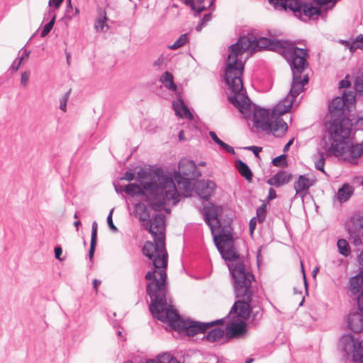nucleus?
I'll return each instance as SVG.
<instances>
[{
    "instance_id": "nucleus-54",
    "label": "nucleus",
    "mask_w": 363,
    "mask_h": 363,
    "mask_svg": "<svg viewBox=\"0 0 363 363\" xmlns=\"http://www.w3.org/2000/svg\"><path fill=\"white\" fill-rule=\"evenodd\" d=\"M277 198L276 191L273 188L269 189L268 199L272 200Z\"/></svg>"
},
{
    "instance_id": "nucleus-52",
    "label": "nucleus",
    "mask_w": 363,
    "mask_h": 363,
    "mask_svg": "<svg viewBox=\"0 0 363 363\" xmlns=\"http://www.w3.org/2000/svg\"><path fill=\"white\" fill-rule=\"evenodd\" d=\"M67 98L66 96L63 97L62 99H60V108L62 111H66V107H67Z\"/></svg>"
},
{
    "instance_id": "nucleus-45",
    "label": "nucleus",
    "mask_w": 363,
    "mask_h": 363,
    "mask_svg": "<svg viewBox=\"0 0 363 363\" xmlns=\"http://www.w3.org/2000/svg\"><path fill=\"white\" fill-rule=\"evenodd\" d=\"M97 223L96 221L93 222L92 226H91V240L96 241L97 238Z\"/></svg>"
},
{
    "instance_id": "nucleus-18",
    "label": "nucleus",
    "mask_w": 363,
    "mask_h": 363,
    "mask_svg": "<svg viewBox=\"0 0 363 363\" xmlns=\"http://www.w3.org/2000/svg\"><path fill=\"white\" fill-rule=\"evenodd\" d=\"M348 326L354 333H360L363 330V313L354 312L348 316Z\"/></svg>"
},
{
    "instance_id": "nucleus-28",
    "label": "nucleus",
    "mask_w": 363,
    "mask_h": 363,
    "mask_svg": "<svg viewBox=\"0 0 363 363\" xmlns=\"http://www.w3.org/2000/svg\"><path fill=\"white\" fill-rule=\"evenodd\" d=\"M236 167L239 172V173L245 177V179L248 181L251 182L252 179V173L249 168V167L247 165L246 163L241 160H238L236 162Z\"/></svg>"
},
{
    "instance_id": "nucleus-44",
    "label": "nucleus",
    "mask_w": 363,
    "mask_h": 363,
    "mask_svg": "<svg viewBox=\"0 0 363 363\" xmlns=\"http://www.w3.org/2000/svg\"><path fill=\"white\" fill-rule=\"evenodd\" d=\"M29 77H30V72L26 71L21 74V84L23 86H26L28 82H29Z\"/></svg>"
},
{
    "instance_id": "nucleus-43",
    "label": "nucleus",
    "mask_w": 363,
    "mask_h": 363,
    "mask_svg": "<svg viewBox=\"0 0 363 363\" xmlns=\"http://www.w3.org/2000/svg\"><path fill=\"white\" fill-rule=\"evenodd\" d=\"M285 158H286V157H285L284 155H279V156L275 157L272 160L273 165H274L276 167H281V166H282L283 163L285 161Z\"/></svg>"
},
{
    "instance_id": "nucleus-48",
    "label": "nucleus",
    "mask_w": 363,
    "mask_h": 363,
    "mask_svg": "<svg viewBox=\"0 0 363 363\" xmlns=\"http://www.w3.org/2000/svg\"><path fill=\"white\" fill-rule=\"evenodd\" d=\"M63 0H49L48 5L55 9H59Z\"/></svg>"
},
{
    "instance_id": "nucleus-42",
    "label": "nucleus",
    "mask_w": 363,
    "mask_h": 363,
    "mask_svg": "<svg viewBox=\"0 0 363 363\" xmlns=\"http://www.w3.org/2000/svg\"><path fill=\"white\" fill-rule=\"evenodd\" d=\"M216 143L221 148L225 150L227 152L230 154L235 153L233 147L225 143L221 140L219 139Z\"/></svg>"
},
{
    "instance_id": "nucleus-19",
    "label": "nucleus",
    "mask_w": 363,
    "mask_h": 363,
    "mask_svg": "<svg viewBox=\"0 0 363 363\" xmlns=\"http://www.w3.org/2000/svg\"><path fill=\"white\" fill-rule=\"evenodd\" d=\"M292 178V175L285 171H279L272 177L267 180V183L276 187L281 186L288 184Z\"/></svg>"
},
{
    "instance_id": "nucleus-36",
    "label": "nucleus",
    "mask_w": 363,
    "mask_h": 363,
    "mask_svg": "<svg viewBox=\"0 0 363 363\" xmlns=\"http://www.w3.org/2000/svg\"><path fill=\"white\" fill-rule=\"evenodd\" d=\"M78 13H79V10L76 8L75 9L73 8V6L71 4V0H67L65 16L68 19H72L74 16H76L78 14Z\"/></svg>"
},
{
    "instance_id": "nucleus-53",
    "label": "nucleus",
    "mask_w": 363,
    "mask_h": 363,
    "mask_svg": "<svg viewBox=\"0 0 363 363\" xmlns=\"http://www.w3.org/2000/svg\"><path fill=\"white\" fill-rule=\"evenodd\" d=\"M134 179V174L130 172H126L121 179H124L126 181H132Z\"/></svg>"
},
{
    "instance_id": "nucleus-40",
    "label": "nucleus",
    "mask_w": 363,
    "mask_h": 363,
    "mask_svg": "<svg viewBox=\"0 0 363 363\" xmlns=\"http://www.w3.org/2000/svg\"><path fill=\"white\" fill-rule=\"evenodd\" d=\"M173 357L171 354L168 353H164L158 356L157 361L160 363H170Z\"/></svg>"
},
{
    "instance_id": "nucleus-64",
    "label": "nucleus",
    "mask_w": 363,
    "mask_h": 363,
    "mask_svg": "<svg viewBox=\"0 0 363 363\" xmlns=\"http://www.w3.org/2000/svg\"><path fill=\"white\" fill-rule=\"evenodd\" d=\"M179 140H184V133L183 130H181L179 133Z\"/></svg>"
},
{
    "instance_id": "nucleus-46",
    "label": "nucleus",
    "mask_w": 363,
    "mask_h": 363,
    "mask_svg": "<svg viewBox=\"0 0 363 363\" xmlns=\"http://www.w3.org/2000/svg\"><path fill=\"white\" fill-rule=\"evenodd\" d=\"M113 209L110 211L108 217H107V223H108V225L109 226V228L113 230V231H117L118 229L114 225L113 223V220H112V213H113Z\"/></svg>"
},
{
    "instance_id": "nucleus-21",
    "label": "nucleus",
    "mask_w": 363,
    "mask_h": 363,
    "mask_svg": "<svg viewBox=\"0 0 363 363\" xmlns=\"http://www.w3.org/2000/svg\"><path fill=\"white\" fill-rule=\"evenodd\" d=\"M196 169V166L193 161L183 159L179 164V171L178 172H179L180 174H182L187 177H193Z\"/></svg>"
},
{
    "instance_id": "nucleus-2",
    "label": "nucleus",
    "mask_w": 363,
    "mask_h": 363,
    "mask_svg": "<svg viewBox=\"0 0 363 363\" xmlns=\"http://www.w3.org/2000/svg\"><path fill=\"white\" fill-rule=\"evenodd\" d=\"M354 104L352 91H345L342 97H336L331 102L329 110L335 118L328 128V138L324 139L323 149L328 157H340L350 164H357L363 155V143L353 145L349 139L352 122L342 118L345 111H350Z\"/></svg>"
},
{
    "instance_id": "nucleus-60",
    "label": "nucleus",
    "mask_w": 363,
    "mask_h": 363,
    "mask_svg": "<svg viewBox=\"0 0 363 363\" xmlns=\"http://www.w3.org/2000/svg\"><path fill=\"white\" fill-rule=\"evenodd\" d=\"M100 284H101V281H99V280L94 279L93 281V286L96 291H97V288Z\"/></svg>"
},
{
    "instance_id": "nucleus-5",
    "label": "nucleus",
    "mask_w": 363,
    "mask_h": 363,
    "mask_svg": "<svg viewBox=\"0 0 363 363\" xmlns=\"http://www.w3.org/2000/svg\"><path fill=\"white\" fill-rule=\"evenodd\" d=\"M308 82V75H304L300 89L293 92L291 87L289 94L274 106L270 114L267 109L255 108L253 112L255 126L264 131H270L276 137L284 135L287 130V124L280 116L290 111L294 100L303 91Z\"/></svg>"
},
{
    "instance_id": "nucleus-22",
    "label": "nucleus",
    "mask_w": 363,
    "mask_h": 363,
    "mask_svg": "<svg viewBox=\"0 0 363 363\" xmlns=\"http://www.w3.org/2000/svg\"><path fill=\"white\" fill-rule=\"evenodd\" d=\"M174 177L177 183L179 189L184 191L185 196H187L193 189L190 180L182 177L179 172H175Z\"/></svg>"
},
{
    "instance_id": "nucleus-61",
    "label": "nucleus",
    "mask_w": 363,
    "mask_h": 363,
    "mask_svg": "<svg viewBox=\"0 0 363 363\" xmlns=\"http://www.w3.org/2000/svg\"><path fill=\"white\" fill-rule=\"evenodd\" d=\"M358 261H359V264L363 267V250L361 252V253L358 256Z\"/></svg>"
},
{
    "instance_id": "nucleus-41",
    "label": "nucleus",
    "mask_w": 363,
    "mask_h": 363,
    "mask_svg": "<svg viewBox=\"0 0 363 363\" xmlns=\"http://www.w3.org/2000/svg\"><path fill=\"white\" fill-rule=\"evenodd\" d=\"M216 143L221 148L225 150L227 152L230 154L235 153L233 147L225 143L221 140L219 139Z\"/></svg>"
},
{
    "instance_id": "nucleus-23",
    "label": "nucleus",
    "mask_w": 363,
    "mask_h": 363,
    "mask_svg": "<svg viewBox=\"0 0 363 363\" xmlns=\"http://www.w3.org/2000/svg\"><path fill=\"white\" fill-rule=\"evenodd\" d=\"M186 5L190 6L191 9L197 13H200L203 10L210 7L213 4V0H184Z\"/></svg>"
},
{
    "instance_id": "nucleus-15",
    "label": "nucleus",
    "mask_w": 363,
    "mask_h": 363,
    "mask_svg": "<svg viewBox=\"0 0 363 363\" xmlns=\"http://www.w3.org/2000/svg\"><path fill=\"white\" fill-rule=\"evenodd\" d=\"M246 332L245 323L242 320L230 318L225 327V335L228 338L241 336Z\"/></svg>"
},
{
    "instance_id": "nucleus-17",
    "label": "nucleus",
    "mask_w": 363,
    "mask_h": 363,
    "mask_svg": "<svg viewBox=\"0 0 363 363\" xmlns=\"http://www.w3.org/2000/svg\"><path fill=\"white\" fill-rule=\"evenodd\" d=\"M354 337L350 335H344L340 340L339 346L347 354L353 356L357 352L358 345Z\"/></svg>"
},
{
    "instance_id": "nucleus-38",
    "label": "nucleus",
    "mask_w": 363,
    "mask_h": 363,
    "mask_svg": "<svg viewBox=\"0 0 363 363\" xmlns=\"http://www.w3.org/2000/svg\"><path fill=\"white\" fill-rule=\"evenodd\" d=\"M55 18H56L55 15H53L49 23H48L44 26L43 30H42L41 34H40V36L42 38L45 37L50 32V30H52V28L54 26Z\"/></svg>"
},
{
    "instance_id": "nucleus-56",
    "label": "nucleus",
    "mask_w": 363,
    "mask_h": 363,
    "mask_svg": "<svg viewBox=\"0 0 363 363\" xmlns=\"http://www.w3.org/2000/svg\"><path fill=\"white\" fill-rule=\"evenodd\" d=\"M319 5H327L330 2L335 4L337 0H314Z\"/></svg>"
},
{
    "instance_id": "nucleus-31",
    "label": "nucleus",
    "mask_w": 363,
    "mask_h": 363,
    "mask_svg": "<svg viewBox=\"0 0 363 363\" xmlns=\"http://www.w3.org/2000/svg\"><path fill=\"white\" fill-rule=\"evenodd\" d=\"M224 335V331L220 328L211 330L206 335V340L214 342L220 340Z\"/></svg>"
},
{
    "instance_id": "nucleus-58",
    "label": "nucleus",
    "mask_w": 363,
    "mask_h": 363,
    "mask_svg": "<svg viewBox=\"0 0 363 363\" xmlns=\"http://www.w3.org/2000/svg\"><path fill=\"white\" fill-rule=\"evenodd\" d=\"M350 82L346 79L342 80L340 82V88H347L350 86Z\"/></svg>"
},
{
    "instance_id": "nucleus-20",
    "label": "nucleus",
    "mask_w": 363,
    "mask_h": 363,
    "mask_svg": "<svg viewBox=\"0 0 363 363\" xmlns=\"http://www.w3.org/2000/svg\"><path fill=\"white\" fill-rule=\"evenodd\" d=\"M173 108L176 115L181 118H186L191 120L193 116L189 111L188 107L184 104V101L179 99L173 101Z\"/></svg>"
},
{
    "instance_id": "nucleus-50",
    "label": "nucleus",
    "mask_w": 363,
    "mask_h": 363,
    "mask_svg": "<svg viewBox=\"0 0 363 363\" xmlns=\"http://www.w3.org/2000/svg\"><path fill=\"white\" fill-rule=\"evenodd\" d=\"M96 241L91 240L90 249L89 252V257L91 259L94 257Z\"/></svg>"
},
{
    "instance_id": "nucleus-29",
    "label": "nucleus",
    "mask_w": 363,
    "mask_h": 363,
    "mask_svg": "<svg viewBox=\"0 0 363 363\" xmlns=\"http://www.w3.org/2000/svg\"><path fill=\"white\" fill-rule=\"evenodd\" d=\"M160 82L164 86L172 91L177 90V85L174 82L173 75L169 72H165L160 77Z\"/></svg>"
},
{
    "instance_id": "nucleus-24",
    "label": "nucleus",
    "mask_w": 363,
    "mask_h": 363,
    "mask_svg": "<svg viewBox=\"0 0 363 363\" xmlns=\"http://www.w3.org/2000/svg\"><path fill=\"white\" fill-rule=\"evenodd\" d=\"M108 18L104 10L101 9L99 11V16L96 19L94 28L97 32L105 33L109 29L107 23Z\"/></svg>"
},
{
    "instance_id": "nucleus-4",
    "label": "nucleus",
    "mask_w": 363,
    "mask_h": 363,
    "mask_svg": "<svg viewBox=\"0 0 363 363\" xmlns=\"http://www.w3.org/2000/svg\"><path fill=\"white\" fill-rule=\"evenodd\" d=\"M155 177L142 182L140 185L133 183L125 186L123 191L131 196L144 194L151 208L157 211L167 203L175 205L179 201V194L171 175L156 173Z\"/></svg>"
},
{
    "instance_id": "nucleus-62",
    "label": "nucleus",
    "mask_w": 363,
    "mask_h": 363,
    "mask_svg": "<svg viewBox=\"0 0 363 363\" xmlns=\"http://www.w3.org/2000/svg\"><path fill=\"white\" fill-rule=\"evenodd\" d=\"M211 17V14H206V15L203 16V19H202V23H206V22H208V21H210Z\"/></svg>"
},
{
    "instance_id": "nucleus-10",
    "label": "nucleus",
    "mask_w": 363,
    "mask_h": 363,
    "mask_svg": "<svg viewBox=\"0 0 363 363\" xmlns=\"http://www.w3.org/2000/svg\"><path fill=\"white\" fill-rule=\"evenodd\" d=\"M154 238L162 237L165 238V216L162 213H153L143 225Z\"/></svg>"
},
{
    "instance_id": "nucleus-13",
    "label": "nucleus",
    "mask_w": 363,
    "mask_h": 363,
    "mask_svg": "<svg viewBox=\"0 0 363 363\" xmlns=\"http://www.w3.org/2000/svg\"><path fill=\"white\" fill-rule=\"evenodd\" d=\"M240 298L242 300H238L234 303L228 315L229 318H237L245 321L250 315L251 309L249 303L252 297L249 299H245L244 297Z\"/></svg>"
},
{
    "instance_id": "nucleus-27",
    "label": "nucleus",
    "mask_w": 363,
    "mask_h": 363,
    "mask_svg": "<svg viewBox=\"0 0 363 363\" xmlns=\"http://www.w3.org/2000/svg\"><path fill=\"white\" fill-rule=\"evenodd\" d=\"M134 213L135 216L142 222V225L151 216L145 205L140 203L135 204Z\"/></svg>"
},
{
    "instance_id": "nucleus-11",
    "label": "nucleus",
    "mask_w": 363,
    "mask_h": 363,
    "mask_svg": "<svg viewBox=\"0 0 363 363\" xmlns=\"http://www.w3.org/2000/svg\"><path fill=\"white\" fill-rule=\"evenodd\" d=\"M220 210V208L213 204H210L203 208L204 220L210 227L213 237L222 233L220 231V223L218 218Z\"/></svg>"
},
{
    "instance_id": "nucleus-49",
    "label": "nucleus",
    "mask_w": 363,
    "mask_h": 363,
    "mask_svg": "<svg viewBox=\"0 0 363 363\" xmlns=\"http://www.w3.org/2000/svg\"><path fill=\"white\" fill-rule=\"evenodd\" d=\"M256 224H257V218H252L250 220V223H249V228H250V233L251 235L253 234L254 233V230L256 228Z\"/></svg>"
},
{
    "instance_id": "nucleus-9",
    "label": "nucleus",
    "mask_w": 363,
    "mask_h": 363,
    "mask_svg": "<svg viewBox=\"0 0 363 363\" xmlns=\"http://www.w3.org/2000/svg\"><path fill=\"white\" fill-rule=\"evenodd\" d=\"M167 303H168V310H172L174 311L178 317L174 319L172 321L169 320H162V322L168 323L172 326H178V327H183L186 329V333L188 335L194 336L196 334L200 333H204L207 329L211 326L213 323H199V322H193V321H181L180 320V316L178 314V313L172 308V306L171 304V301L167 298Z\"/></svg>"
},
{
    "instance_id": "nucleus-34",
    "label": "nucleus",
    "mask_w": 363,
    "mask_h": 363,
    "mask_svg": "<svg viewBox=\"0 0 363 363\" xmlns=\"http://www.w3.org/2000/svg\"><path fill=\"white\" fill-rule=\"evenodd\" d=\"M189 41L187 33L182 34L172 45L168 46L170 50H177L184 46Z\"/></svg>"
},
{
    "instance_id": "nucleus-7",
    "label": "nucleus",
    "mask_w": 363,
    "mask_h": 363,
    "mask_svg": "<svg viewBox=\"0 0 363 363\" xmlns=\"http://www.w3.org/2000/svg\"><path fill=\"white\" fill-rule=\"evenodd\" d=\"M275 9L291 11L294 16L303 21L315 20L320 15V10L301 0H268Z\"/></svg>"
},
{
    "instance_id": "nucleus-57",
    "label": "nucleus",
    "mask_w": 363,
    "mask_h": 363,
    "mask_svg": "<svg viewBox=\"0 0 363 363\" xmlns=\"http://www.w3.org/2000/svg\"><path fill=\"white\" fill-rule=\"evenodd\" d=\"M164 62L163 57H159L156 61L154 62L153 66L160 67Z\"/></svg>"
},
{
    "instance_id": "nucleus-3",
    "label": "nucleus",
    "mask_w": 363,
    "mask_h": 363,
    "mask_svg": "<svg viewBox=\"0 0 363 363\" xmlns=\"http://www.w3.org/2000/svg\"><path fill=\"white\" fill-rule=\"evenodd\" d=\"M143 253L151 260L154 270L145 274L147 281V293L151 298L150 311L155 318L172 321L177 314L168 310L167 289V267L168 254L165 248V238L157 237L154 241H146Z\"/></svg>"
},
{
    "instance_id": "nucleus-6",
    "label": "nucleus",
    "mask_w": 363,
    "mask_h": 363,
    "mask_svg": "<svg viewBox=\"0 0 363 363\" xmlns=\"http://www.w3.org/2000/svg\"><path fill=\"white\" fill-rule=\"evenodd\" d=\"M234 280V289L236 297L249 299L252 297L251 285L254 280L250 267L246 262H235L228 264Z\"/></svg>"
},
{
    "instance_id": "nucleus-33",
    "label": "nucleus",
    "mask_w": 363,
    "mask_h": 363,
    "mask_svg": "<svg viewBox=\"0 0 363 363\" xmlns=\"http://www.w3.org/2000/svg\"><path fill=\"white\" fill-rule=\"evenodd\" d=\"M337 247L339 252L344 255L345 257H347L350 253V248L349 247V244L345 239H340L337 241Z\"/></svg>"
},
{
    "instance_id": "nucleus-16",
    "label": "nucleus",
    "mask_w": 363,
    "mask_h": 363,
    "mask_svg": "<svg viewBox=\"0 0 363 363\" xmlns=\"http://www.w3.org/2000/svg\"><path fill=\"white\" fill-rule=\"evenodd\" d=\"M216 188V184L211 180H203L199 182L196 186V192L203 199H208Z\"/></svg>"
},
{
    "instance_id": "nucleus-32",
    "label": "nucleus",
    "mask_w": 363,
    "mask_h": 363,
    "mask_svg": "<svg viewBox=\"0 0 363 363\" xmlns=\"http://www.w3.org/2000/svg\"><path fill=\"white\" fill-rule=\"evenodd\" d=\"M340 42L342 44H344L347 48H348L350 49V51L352 53L357 49L361 48L359 45V43H363V35H359V36H357L355 42H350V41H345V40H340Z\"/></svg>"
},
{
    "instance_id": "nucleus-55",
    "label": "nucleus",
    "mask_w": 363,
    "mask_h": 363,
    "mask_svg": "<svg viewBox=\"0 0 363 363\" xmlns=\"http://www.w3.org/2000/svg\"><path fill=\"white\" fill-rule=\"evenodd\" d=\"M62 253V250L60 247H56L55 248V258L57 259H61L60 258V256Z\"/></svg>"
},
{
    "instance_id": "nucleus-12",
    "label": "nucleus",
    "mask_w": 363,
    "mask_h": 363,
    "mask_svg": "<svg viewBox=\"0 0 363 363\" xmlns=\"http://www.w3.org/2000/svg\"><path fill=\"white\" fill-rule=\"evenodd\" d=\"M346 226L354 245H360L362 243L361 237L363 236V216L354 215L347 223Z\"/></svg>"
},
{
    "instance_id": "nucleus-14",
    "label": "nucleus",
    "mask_w": 363,
    "mask_h": 363,
    "mask_svg": "<svg viewBox=\"0 0 363 363\" xmlns=\"http://www.w3.org/2000/svg\"><path fill=\"white\" fill-rule=\"evenodd\" d=\"M315 182L316 179L313 177H308L305 174L300 175L294 184L296 194L303 198L308 194L309 189L313 186Z\"/></svg>"
},
{
    "instance_id": "nucleus-51",
    "label": "nucleus",
    "mask_w": 363,
    "mask_h": 363,
    "mask_svg": "<svg viewBox=\"0 0 363 363\" xmlns=\"http://www.w3.org/2000/svg\"><path fill=\"white\" fill-rule=\"evenodd\" d=\"M246 149L252 150L255 156L258 157L259 153L262 151V147H256V146H250L247 147Z\"/></svg>"
},
{
    "instance_id": "nucleus-37",
    "label": "nucleus",
    "mask_w": 363,
    "mask_h": 363,
    "mask_svg": "<svg viewBox=\"0 0 363 363\" xmlns=\"http://www.w3.org/2000/svg\"><path fill=\"white\" fill-rule=\"evenodd\" d=\"M354 363H363V340L358 343L357 352L354 355Z\"/></svg>"
},
{
    "instance_id": "nucleus-59",
    "label": "nucleus",
    "mask_w": 363,
    "mask_h": 363,
    "mask_svg": "<svg viewBox=\"0 0 363 363\" xmlns=\"http://www.w3.org/2000/svg\"><path fill=\"white\" fill-rule=\"evenodd\" d=\"M209 135L211 136V138H212V140L216 143L219 138L217 136V135L216 134V133L213 132V131H210L209 133Z\"/></svg>"
},
{
    "instance_id": "nucleus-25",
    "label": "nucleus",
    "mask_w": 363,
    "mask_h": 363,
    "mask_svg": "<svg viewBox=\"0 0 363 363\" xmlns=\"http://www.w3.org/2000/svg\"><path fill=\"white\" fill-rule=\"evenodd\" d=\"M354 192V189L349 184H345L342 186L339 189L336 199L340 202L343 203L350 199Z\"/></svg>"
},
{
    "instance_id": "nucleus-63",
    "label": "nucleus",
    "mask_w": 363,
    "mask_h": 363,
    "mask_svg": "<svg viewBox=\"0 0 363 363\" xmlns=\"http://www.w3.org/2000/svg\"><path fill=\"white\" fill-rule=\"evenodd\" d=\"M293 144V140H290L284 146V151L286 152L289 150V147Z\"/></svg>"
},
{
    "instance_id": "nucleus-30",
    "label": "nucleus",
    "mask_w": 363,
    "mask_h": 363,
    "mask_svg": "<svg viewBox=\"0 0 363 363\" xmlns=\"http://www.w3.org/2000/svg\"><path fill=\"white\" fill-rule=\"evenodd\" d=\"M313 161L315 163V167L318 170L325 173L324 170V166L325 162L324 152L321 151H318L317 154L313 155Z\"/></svg>"
},
{
    "instance_id": "nucleus-8",
    "label": "nucleus",
    "mask_w": 363,
    "mask_h": 363,
    "mask_svg": "<svg viewBox=\"0 0 363 363\" xmlns=\"http://www.w3.org/2000/svg\"><path fill=\"white\" fill-rule=\"evenodd\" d=\"M214 242L223 258L232 262H241L233 247V237L230 233H219L213 236Z\"/></svg>"
},
{
    "instance_id": "nucleus-1",
    "label": "nucleus",
    "mask_w": 363,
    "mask_h": 363,
    "mask_svg": "<svg viewBox=\"0 0 363 363\" xmlns=\"http://www.w3.org/2000/svg\"><path fill=\"white\" fill-rule=\"evenodd\" d=\"M264 49L277 52L282 55L290 64L292 72V91L300 89L303 78L302 72L307 67V50L298 48L294 43L284 40H273L267 38L251 40L243 36L229 48L226 60L225 80L231 89L233 94L228 96L229 101L240 113L247 115L250 109V101L242 92L243 84L241 79L244 65L247 56L245 52H254Z\"/></svg>"
},
{
    "instance_id": "nucleus-26",
    "label": "nucleus",
    "mask_w": 363,
    "mask_h": 363,
    "mask_svg": "<svg viewBox=\"0 0 363 363\" xmlns=\"http://www.w3.org/2000/svg\"><path fill=\"white\" fill-rule=\"evenodd\" d=\"M363 285V272H360L350 280V290L353 294L360 292Z\"/></svg>"
},
{
    "instance_id": "nucleus-39",
    "label": "nucleus",
    "mask_w": 363,
    "mask_h": 363,
    "mask_svg": "<svg viewBox=\"0 0 363 363\" xmlns=\"http://www.w3.org/2000/svg\"><path fill=\"white\" fill-rule=\"evenodd\" d=\"M257 220H258L260 223L264 220L266 216V208L264 205H262V206L257 208Z\"/></svg>"
},
{
    "instance_id": "nucleus-47",
    "label": "nucleus",
    "mask_w": 363,
    "mask_h": 363,
    "mask_svg": "<svg viewBox=\"0 0 363 363\" xmlns=\"http://www.w3.org/2000/svg\"><path fill=\"white\" fill-rule=\"evenodd\" d=\"M354 89L357 92H363V82L359 79H357L354 83Z\"/></svg>"
},
{
    "instance_id": "nucleus-35",
    "label": "nucleus",
    "mask_w": 363,
    "mask_h": 363,
    "mask_svg": "<svg viewBox=\"0 0 363 363\" xmlns=\"http://www.w3.org/2000/svg\"><path fill=\"white\" fill-rule=\"evenodd\" d=\"M20 53L21 57L18 59L17 66L11 65L10 67L11 69L15 72H16L19 69L23 62L29 57L30 52L27 50L21 49Z\"/></svg>"
}]
</instances>
